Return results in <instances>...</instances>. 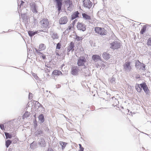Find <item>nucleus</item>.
<instances>
[{
    "instance_id": "obj_39",
    "label": "nucleus",
    "mask_w": 151,
    "mask_h": 151,
    "mask_svg": "<svg viewBox=\"0 0 151 151\" xmlns=\"http://www.w3.org/2000/svg\"><path fill=\"white\" fill-rule=\"evenodd\" d=\"M37 53L39 55H40V54H42V53H41V52H40V51H37Z\"/></svg>"
},
{
    "instance_id": "obj_20",
    "label": "nucleus",
    "mask_w": 151,
    "mask_h": 151,
    "mask_svg": "<svg viewBox=\"0 0 151 151\" xmlns=\"http://www.w3.org/2000/svg\"><path fill=\"white\" fill-rule=\"evenodd\" d=\"M65 4L67 6H68V5H69V6L68 7V8L71 5H72V1H70V0H66L65 1Z\"/></svg>"
},
{
    "instance_id": "obj_27",
    "label": "nucleus",
    "mask_w": 151,
    "mask_h": 151,
    "mask_svg": "<svg viewBox=\"0 0 151 151\" xmlns=\"http://www.w3.org/2000/svg\"><path fill=\"white\" fill-rule=\"evenodd\" d=\"M30 115V114L28 111L26 112L23 116V119H25L28 117Z\"/></svg>"
},
{
    "instance_id": "obj_11",
    "label": "nucleus",
    "mask_w": 151,
    "mask_h": 151,
    "mask_svg": "<svg viewBox=\"0 0 151 151\" xmlns=\"http://www.w3.org/2000/svg\"><path fill=\"white\" fill-rule=\"evenodd\" d=\"M79 69L77 66L73 67L71 68V73L73 75H77L78 74Z\"/></svg>"
},
{
    "instance_id": "obj_14",
    "label": "nucleus",
    "mask_w": 151,
    "mask_h": 151,
    "mask_svg": "<svg viewBox=\"0 0 151 151\" xmlns=\"http://www.w3.org/2000/svg\"><path fill=\"white\" fill-rule=\"evenodd\" d=\"M31 8V10L33 13H36L37 12L36 9V4L34 2H32L30 4Z\"/></svg>"
},
{
    "instance_id": "obj_40",
    "label": "nucleus",
    "mask_w": 151,
    "mask_h": 151,
    "mask_svg": "<svg viewBox=\"0 0 151 151\" xmlns=\"http://www.w3.org/2000/svg\"><path fill=\"white\" fill-rule=\"evenodd\" d=\"M47 151H53V150L52 149H48Z\"/></svg>"
},
{
    "instance_id": "obj_28",
    "label": "nucleus",
    "mask_w": 151,
    "mask_h": 151,
    "mask_svg": "<svg viewBox=\"0 0 151 151\" xmlns=\"http://www.w3.org/2000/svg\"><path fill=\"white\" fill-rule=\"evenodd\" d=\"M61 44L60 43H58L57 44V45L56 47V51H58V50H59L61 48Z\"/></svg>"
},
{
    "instance_id": "obj_41",
    "label": "nucleus",
    "mask_w": 151,
    "mask_h": 151,
    "mask_svg": "<svg viewBox=\"0 0 151 151\" xmlns=\"http://www.w3.org/2000/svg\"><path fill=\"white\" fill-rule=\"evenodd\" d=\"M56 54L57 55H58V56H59V53L58 52H56Z\"/></svg>"
},
{
    "instance_id": "obj_33",
    "label": "nucleus",
    "mask_w": 151,
    "mask_h": 151,
    "mask_svg": "<svg viewBox=\"0 0 151 151\" xmlns=\"http://www.w3.org/2000/svg\"><path fill=\"white\" fill-rule=\"evenodd\" d=\"M52 37L53 39H57L58 38V36L56 34H53L52 35Z\"/></svg>"
},
{
    "instance_id": "obj_3",
    "label": "nucleus",
    "mask_w": 151,
    "mask_h": 151,
    "mask_svg": "<svg viewBox=\"0 0 151 151\" xmlns=\"http://www.w3.org/2000/svg\"><path fill=\"white\" fill-rule=\"evenodd\" d=\"M41 27L43 30L47 29L49 27L50 22L46 18H44L40 21Z\"/></svg>"
},
{
    "instance_id": "obj_36",
    "label": "nucleus",
    "mask_w": 151,
    "mask_h": 151,
    "mask_svg": "<svg viewBox=\"0 0 151 151\" xmlns=\"http://www.w3.org/2000/svg\"><path fill=\"white\" fill-rule=\"evenodd\" d=\"M42 131L41 130L39 131H38V132H37V134H42Z\"/></svg>"
},
{
    "instance_id": "obj_35",
    "label": "nucleus",
    "mask_w": 151,
    "mask_h": 151,
    "mask_svg": "<svg viewBox=\"0 0 151 151\" xmlns=\"http://www.w3.org/2000/svg\"><path fill=\"white\" fill-rule=\"evenodd\" d=\"M40 57H42V58L44 59H45V58H46V56H45V55H44V54H42V55H41V56H40Z\"/></svg>"
},
{
    "instance_id": "obj_38",
    "label": "nucleus",
    "mask_w": 151,
    "mask_h": 151,
    "mask_svg": "<svg viewBox=\"0 0 151 151\" xmlns=\"http://www.w3.org/2000/svg\"><path fill=\"white\" fill-rule=\"evenodd\" d=\"M24 2L23 1H21L20 6H21L22 5H23V4H24Z\"/></svg>"
},
{
    "instance_id": "obj_29",
    "label": "nucleus",
    "mask_w": 151,
    "mask_h": 151,
    "mask_svg": "<svg viewBox=\"0 0 151 151\" xmlns=\"http://www.w3.org/2000/svg\"><path fill=\"white\" fill-rule=\"evenodd\" d=\"M12 143V141L10 140H7L6 142V145L7 147H8Z\"/></svg>"
},
{
    "instance_id": "obj_12",
    "label": "nucleus",
    "mask_w": 151,
    "mask_h": 151,
    "mask_svg": "<svg viewBox=\"0 0 151 151\" xmlns=\"http://www.w3.org/2000/svg\"><path fill=\"white\" fill-rule=\"evenodd\" d=\"M68 18L67 17L64 16L61 17L59 21V23L60 24H66L68 22Z\"/></svg>"
},
{
    "instance_id": "obj_13",
    "label": "nucleus",
    "mask_w": 151,
    "mask_h": 151,
    "mask_svg": "<svg viewBox=\"0 0 151 151\" xmlns=\"http://www.w3.org/2000/svg\"><path fill=\"white\" fill-rule=\"evenodd\" d=\"M62 72L59 70H55L52 72V75L53 77L58 76L60 75H62Z\"/></svg>"
},
{
    "instance_id": "obj_16",
    "label": "nucleus",
    "mask_w": 151,
    "mask_h": 151,
    "mask_svg": "<svg viewBox=\"0 0 151 151\" xmlns=\"http://www.w3.org/2000/svg\"><path fill=\"white\" fill-rule=\"evenodd\" d=\"M92 59L95 62H96L98 61L101 60V56L97 55H93L92 57Z\"/></svg>"
},
{
    "instance_id": "obj_9",
    "label": "nucleus",
    "mask_w": 151,
    "mask_h": 151,
    "mask_svg": "<svg viewBox=\"0 0 151 151\" xmlns=\"http://www.w3.org/2000/svg\"><path fill=\"white\" fill-rule=\"evenodd\" d=\"M130 62L127 61L123 65L124 69L125 70L130 71L132 69V67L130 65Z\"/></svg>"
},
{
    "instance_id": "obj_8",
    "label": "nucleus",
    "mask_w": 151,
    "mask_h": 151,
    "mask_svg": "<svg viewBox=\"0 0 151 151\" xmlns=\"http://www.w3.org/2000/svg\"><path fill=\"white\" fill-rule=\"evenodd\" d=\"M86 26L82 23L78 22L77 24V27L78 30L85 31L86 29Z\"/></svg>"
},
{
    "instance_id": "obj_1",
    "label": "nucleus",
    "mask_w": 151,
    "mask_h": 151,
    "mask_svg": "<svg viewBox=\"0 0 151 151\" xmlns=\"http://www.w3.org/2000/svg\"><path fill=\"white\" fill-rule=\"evenodd\" d=\"M135 88L137 91L138 92H141L143 89L146 94H149L150 93V90L145 82L140 84L137 83L135 85Z\"/></svg>"
},
{
    "instance_id": "obj_21",
    "label": "nucleus",
    "mask_w": 151,
    "mask_h": 151,
    "mask_svg": "<svg viewBox=\"0 0 151 151\" xmlns=\"http://www.w3.org/2000/svg\"><path fill=\"white\" fill-rule=\"evenodd\" d=\"M46 48V46L45 45L43 44H40L39 47V51L43 50H45Z\"/></svg>"
},
{
    "instance_id": "obj_19",
    "label": "nucleus",
    "mask_w": 151,
    "mask_h": 151,
    "mask_svg": "<svg viewBox=\"0 0 151 151\" xmlns=\"http://www.w3.org/2000/svg\"><path fill=\"white\" fill-rule=\"evenodd\" d=\"M79 14V13L78 11H77L74 13L72 15V19H74L77 17L78 16V15Z\"/></svg>"
},
{
    "instance_id": "obj_15",
    "label": "nucleus",
    "mask_w": 151,
    "mask_h": 151,
    "mask_svg": "<svg viewBox=\"0 0 151 151\" xmlns=\"http://www.w3.org/2000/svg\"><path fill=\"white\" fill-rule=\"evenodd\" d=\"M74 43L73 42H71L67 48L68 52H70V51H73L74 50Z\"/></svg>"
},
{
    "instance_id": "obj_6",
    "label": "nucleus",
    "mask_w": 151,
    "mask_h": 151,
    "mask_svg": "<svg viewBox=\"0 0 151 151\" xmlns=\"http://www.w3.org/2000/svg\"><path fill=\"white\" fill-rule=\"evenodd\" d=\"M135 67L137 68L140 70L142 69L143 70H145V65L143 63H141L139 60L136 61Z\"/></svg>"
},
{
    "instance_id": "obj_2",
    "label": "nucleus",
    "mask_w": 151,
    "mask_h": 151,
    "mask_svg": "<svg viewBox=\"0 0 151 151\" xmlns=\"http://www.w3.org/2000/svg\"><path fill=\"white\" fill-rule=\"evenodd\" d=\"M95 31L96 33L101 36L106 35L107 33L106 30L103 27H96L95 28Z\"/></svg>"
},
{
    "instance_id": "obj_42",
    "label": "nucleus",
    "mask_w": 151,
    "mask_h": 151,
    "mask_svg": "<svg viewBox=\"0 0 151 151\" xmlns=\"http://www.w3.org/2000/svg\"><path fill=\"white\" fill-rule=\"evenodd\" d=\"M34 117H35V119H36V114H35V115H34Z\"/></svg>"
},
{
    "instance_id": "obj_7",
    "label": "nucleus",
    "mask_w": 151,
    "mask_h": 151,
    "mask_svg": "<svg viewBox=\"0 0 151 151\" xmlns=\"http://www.w3.org/2000/svg\"><path fill=\"white\" fill-rule=\"evenodd\" d=\"M92 3L90 0H84L83 1V6L90 9L92 6Z\"/></svg>"
},
{
    "instance_id": "obj_5",
    "label": "nucleus",
    "mask_w": 151,
    "mask_h": 151,
    "mask_svg": "<svg viewBox=\"0 0 151 151\" xmlns=\"http://www.w3.org/2000/svg\"><path fill=\"white\" fill-rule=\"evenodd\" d=\"M86 62V59L84 57L80 56L78 59L77 64L79 66H85V64Z\"/></svg>"
},
{
    "instance_id": "obj_37",
    "label": "nucleus",
    "mask_w": 151,
    "mask_h": 151,
    "mask_svg": "<svg viewBox=\"0 0 151 151\" xmlns=\"http://www.w3.org/2000/svg\"><path fill=\"white\" fill-rule=\"evenodd\" d=\"M34 123L36 126L37 125V121H36V119H35V121L34 122Z\"/></svg>"
},
{
    "instance_id": "obj_25",
    "label": "nucleus",
    "mask_w": 151,
    "mask_h": 151,
    "mask_svg": "<svg viewBox=\"0 0 151 151\" xmlns=\"http://www.w3.org/2000/svg\"><path fill=\"white\" fill-rule=\"evenodd\" d=\"M60 144L62 146V149H63L65 148L67 144V143L62 141H60Z\"/></svg>"
},
{
    "instance_id": "obj_23",
    "label": "nucleus",
    "mask_w": 151,
    "mask_h": 151,
    "mask_svg": "<svg viewBox=\"0 0 151 151\" xmlns=\"http://www.w3.org/2000/svg\"><path fill=\"white\" fill-rule=\"evenodd\" d=\"M39 120L41 122L43 123L44 121V117L43 114H41L38 117Z\"/></svg>"
},
{
    "instance_id": "obj_26",
    "label": "nucleus",
    "mask_w": 151,
    "mask_h": 151,
    "mask_svg": "<svg viewBox=\"0 0 151 151\" xmlns=\"http://www.w3.org/2000/svg\"><path fill=\"white\" fill-rule=\"evenodd\" d=\"M75 24L74 23H72L69 25L68 26V28L67 29V30L68 31H69L72 29L73 28Z\"/></svg>"
},
{
    "instance_id": "obj_10",
    "label": "nucleus",
    "mask_w": 151,
    "mask_h": 151,
    "mask_svg": "<svg viewBox=\"0 0 151 151\" xmlns=\"http://www.w3.org/2000/svg\"><path fill=\"white\" fill-rule=\"evenodd\" d=\"M82 16L83 17L85 20H93V21H94L95 20V19L93 17H91V16H89L87 14L85 13H83L82 14Z\"/></svg>"
},
{
    "instance_id": "obj_32",
    "label": "nucleus",
    "mask_w": 151,
    "mask_h": 151,
    "mask_svg": "<svg viewBox=\"0 0 151 151\" xmlns=\"http://www.w3.org/2000/svg\"><path fill=\"white\" fill-rule=\"evenodd\" d=\"M147 45L151 46V38H149L147 42Z\"/></svg>"
},
{
    "instance_id": "obj_43",
    "label": "nucleus",
    "mask_w": 151,
    "mask_h": 151,
    "mask_svg": "<svg viewBox=\"0 0 151 151\" xmlns=\"http://www.w3.org/2000/svg\"><path fill=\"white\" fill-rule=\"evenodd\" d=\"M85 76H86V75H85Z\"/></svg>"
},
{
    "instance_id": "obj_31",
    "label": "nucleus",
    "mask_w": 151,
    "mask_h": 151,
    "mask_svg": "<svg viewBox=\"0 0 151 151\" xmlns=\"http://www.w3.org/2000/svg\"><path fill=\"white\" fill-rule=\"evenodd\" d=\"M79 150L78 151H83L84 148L81 145V144H79Z\"/></svg>"
},
{
    "instance_id": "obj_34",
    "label": "nucleus",
    "mask_w": 151,
    "mask_h": 151,
    "mask_svg": "<svg viewBox=\"0 0 151 151\" xmlns=\"http://www.w3.org/2000/svg\"><path fill=\"white\" fill-rule=\"evenodd\" d=\"M0 127L1 129L3 130L4 129V126L3 124H1L0 125Z\"/></svg>"
},
{
    "instance_id": "obj_18",
    "label": "nucleus",
    "mask_w": 151,
    "mask_h": 151,
    "mask_svg": "<svg viewBox=\"0 0 151 151\" xmlns=\"http://www.w3.org/2000/svg\"><path fill=\"white\" fill-rule=\"evenodd\" d=\"M102 56L105 60H108L110 58V55L106 52H104L103 53Z\"/></svg>"
},
{
    "instance_id": "obj_30",
    "label": "nucleus",
    "mask_w": 151,
    "mask_h": 151,
    "mask_svg": "<svg viewBox=\"0 0 151 151\" xmlns=\"http://www.w3.org/2000/svg\"><path fill=\"white\" fill-rule=\"evenodd\" d=\"M5 134L6 137V139L11 138L12 137V135L9 134L8 133L5 132Z\"/></svg>"
},
{
    "instance_id": "obj_4",
    "label": "nucleus",
    "mask_w": 151,
    "mask_h": 151,
    "mask_svg": "<svg viewBox=\"0 0 151 151\" xmlns=\"http://www.w3.org/2000/svg\"><path fill=\"white\" fill-rule=\"evenodd\" d=\"M111 48L114 50L118 49L121 48L122 45L120 42L114 41L110 44Z\"/></svg>"
},
{
    "instance_id": "obj_22",
    "label": "nucleus",
    "mask_w": 151,
    "mask_h": 151,
    "mask_svg": "<svg viewBox=\"0 0 151 151\" xmlns=\"http://www.w3.org/2000/svg\"><path fill=\"white\" fill-rule=\"evenodd\" d=\"M28 32L29 35L30 37H32V36L35 35V34H37L38 33V32L37 31L34 32L33 31H29Z\"/></svg>"
},
{
    "instance_id": "obj_24",
    "label": "nucleus",
    "mask_w": 151,
    "mask_h": 151,
    "mask_svg": "<svg viewBox=\"0 0 151 151\" xmlns=\"http://www.w3.org/2000/svg\"><path fill=\"white\" fill-rule=\"evenodd\" d=\"M146 26L145 25H144L142 27V29H141V31H140V34H143V33L145 32L146 30Z\"/></svg>"
},
{
    "instance_id": "obj_17",
    "label": "nucleus",
    "mask_w": 151,
    "mask_h": 151,
    "mask_svg": "<svg viewBox=\"0 0 151 151\" xmlns=\"http://www.w3.org/2000/svg\"><path fill=\"white\" fill-rule=\"evenodd\" d=\"M57 4V7L58 8V11H60L61 10L62 0H55Z\"/></svg>"
}]
</instances>
